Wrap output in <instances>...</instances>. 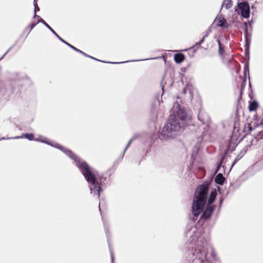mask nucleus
<instances>
[{
	"instance_id": "obj_1",
	"label": "nucleus",
	"mask_w": 263,
	"mask_h": 263,
	"mask_svg": "<svg viewBox=\"0 0 263 263\" xmlns=\"http://www.w3.org/2000/svg\"><path fill=\"white\" fill-rule=\"evenodd\" d=\"M186 124V113L184 109L179 108L176 113L170 116L168 122L163 127L159 138L161 140L175 138L177 132Z\"/></svg>"
},
{
	"instance_id": "obj_2",
	"label": "nucleus",
	"mask_w": 263,
	"mask_h": 263,
	"mask_svg": "<svg viewBox=\"0 0 263 263\" xmlns=\"http://www.w3.org/2000/svg\"><path fill=\"white\" fill-rule=\"evenodd\" d=\"M76 165L81 171L87 181L90 183V190L93 192L94 194L99 197L101 190L102 177L96 174L85 161H78L77 162Z\"/></svg>"
},
{
	"instance_id": "obj_3",
	"label": "nucleus",
	"mask_w": 263,
	"mask_h": 263,
	"mask_svg": "<svg viewBox=\"0 0 263 263\" xmlns=\"http://www.w3.org/2000/svg\"><path fill=\"white\" fill-rule=\"evenodd\" d=\"M208 191V185L202 184L197 187L192 205V213L194 216L197 217L202 211L206 203Z\"/></svg>"
},
{
	"instance_id": "obj_4",
	"label": "nucleus",
	"mask_w": 263,
	"mask_h": 263,
	"mask_svg": "<svg viewBox=\"0 0 263 263\" xmlns=\"http://www.w3.org/2000/svg\"><path fill=\"white\" fill-rule=\"evenodd\" d=\"M194 254L196 255V259H199L201 263L203 262L206 260L208 255V250L204 247H199L195 249Z\"/></svg>"
},
{
	"instance_id": "obj_5",
	"label": "nucleus",
	"mask_w": 263,
	"mask_h": 263,
	"mask_svg": "<svg viewBox=\"0 0 263 263\" xmlns=\"http://www.w3.org/2000/svg\"><path fill=\"white\" fill-rule=\"evenodd\" d=\"M240 10L241 15L245 18H248L250 16V6L247 2L239 3L238 5Z\"/></svg>"
},
{
	"instance_id": "obj_6",
	"label": "nucleus",
	"mask_w": 263,
	"mask_h": 263,
	"mask_svg": "<svg viewBox=\"0 0 263 263\" xmlns=\"http://www.w3.org/2000/svg\"><path fill=\"white\" fill-rule=\"evenodd\" d=\"M58 147L61 151H62L63 152H64L70 158L76 161L77 159L78 158L77 156L71 150L61 146H59Z\"/></svg>"
},
{
	"instance_id": "obj_7",
	"label": "nucleus",
	"mask_w": 263,
	"mask_h": 263,
	"mask_svg": "<svg viewBox=\"0 0 263 263\" xmlns=\"http://www.w3.org/2000/svg\"><path fill=\"white\" fill-rule=\"evenodd\" d=\"M217 25L223 28H228L229 27V24L222 15L219 16L217 18Z\"/></svg>"
},
{
	"instance_id": "obj_8",
	"label": "nucleus",
	"mask_w": 263,
	"mask_h": 263,
	"mask_svg": "<svg viewBox=\"0 0 263 263\" xmlns=\"http://www.w3.org/2000/svg\"><path fill=\"white\" fill-rule=\"evenodd\" d=\"M213 211V208L211 206H207L203 213L201 215V217L204 219L209 218Z\"/></svg>"
},
{
	"instance_id": "obj_9",
	"label": "nucleus",
	"mask_w": 263,
	"mask_h": 263,
	"mask_svg": "<svg viewBox=\"0 0 263 263\" xmlns=\"http://www.w3.org/2000/svg\"><path fill=\"white\" fill-rule=\"evenodd\" d=\"M226 179L223 177V175L221 173H219L215 178V182L219 185H223Z\"/></svg>"
},
{
	"instance_id": "obj_10",
	"label": "nucleus",
	"mask_w": 263,
	"mask_h": 263,
	"mask_svg": "<svg viewBox=\"0 0 263 263\" xmlns=\"http://www.w3.org/2000/svg\"><path fill=\"white\" fill-rule=\"evenodd\" d=\"M185 59L184 55L182 53H176L174 55V60L176 63H180Z\"/></svg>"
},
{
	"instance_id": "obj_11",
	"label": "nucleus",
	"mask_w": 263,
	"mask_h": 263,
	"mask_svg": "<svg viewBox=\"0 0 263 263\" xmlns=\"http://www.w3.org/2000/svg\"><path fill=\"white\" fill-rule=\"evenodd\" d=\"M217 195V192L216 190L214 189V190L212 191V192L210 193V195L209 197V198L208 199V203L209 204H211L215 200V198Z\"/></svg>"
},
{
	"instance_id": "obj_12",
	"label": "nucleus",
	"mask_w": 263,
	"mask_h": 263,
	"mask_svg": "<svg viewBox=\"0 0 263 263\" xmlns=\"http://www.w3.org/2000/svg\"><path fill=\"white\" fill-rule=\"evenodd\" d=\"M39 22H42L43 24H44L48 29H49L52 32H53L61 41L64 42V40H63L54 31V30L43 19H41Z\"/></svg>"
},
{
	"instance_id": "obj_13",
	"label": "nucleus",
	"mask_w": 263,
	"mask_h": 263,
	"mask_svg": "<svg viewBox=\"0 0 263 263\" xmlns=\"http://www.w3.org/2000/svg\"><path fill=\"white\" fill-rule=\"evenodd\" d=\"M203 112L200 111L198 114V118L203 124H205L209 120V117L206 116L205 117H203Z\"/></svg>"
},
{
	"instance_id": "obj_14",
	"label": "nucleus",
	"mask_w": 263,
	"mask_h": 263,
	"mask_svg": "<svg viewBox=\"0 0 263 263\" xmlns=\"http://www.w3.org/2000/svg\"><path fill=\"white\" fill-rule=\"evenodd\" d=\"M258 107V104L255 101L251 102L249 106V109L250 111L255 110Z\"/></svg>"
},
{
	"instance_id": "obj_15",
	"label": "nucleus",
	"mask_w": 263,
	"mask_h": 263,
	"mask_svg": "<svg viewBox=\"0 0 263 263\" xmlns=\"http://www.w3.org/2000/svg\"><path fill=\"white\" fill-rule=\"evenodd\" d=\"M217 42L218 44V53L222 57L224 53V49L223 45L221 43L220 40H218Z\"/></svg>"
},
{
	"instance_id": "obj_16",
	"label": "nucleus",
	"mask_w": 263,
	"mask_h": 263,
	"mask_svg": "<svg viewBox=\"0 0 263 263\" xmlns=\"http://www.w3.org/2000/svg\"><path fill=\"white\" fill-rule=\"evenodd\" d=\"M233 5L232 1L231 0H224L222 4V7L227 9L232 7Z\"/></svg>"
},
{
	"instance_id": "obj_17",
	"label": "nucleus",
	"mask_w": 263,
	"mask_h": 263,
	"mask_svg": "<svg viewBox=\"0 0 263 263\" xmlns=\"http://www.w3.org/2000/svg\"><path fill=\"white\" fill-rule=\"evenodd\" d=\"M34 136L33 134L27 133V134H23L21 137L25 138L26 139H28L29 140H32L34 139Z\"/></svg>"
},
{
	"instance_id": "obj_18",
	"label": "nucleus",
	"mask_w": 263,
	"mask_h": 263,
	"mask_svg": "<svg viewBox=\"0 0 263 263\" xmlns=\"http://www.w3.org/2000/svg\"><path fill=\"white\" fill-rule=\"evenodd\" d=\"M255 139L257 140H261L263 139V130L259 132L255 136Z\"/></svg>"
},
{
	"instance_id": "obj_19",
	"label": "nucleus",
	"mask_w": 263,
	"mask_h": 263,
	"mask_svg": "<svg viewBox=\"0 0 263 263\" xmlns=\"http://www.w3.org/2000/svg\"><path fill=\"white\" fill-rule=\"evenodd\" d=\"M208 36V33H206L202 38V39L198 43H196V45H200V44H201L204 41V40Z\"/></svg>"
},
{
	"instance_id": "obj_20",
	"label": "nucleus",
	"mask_w": 263,
	"mask_h": 263,
	"mask_svg": "<svg viewBox=\"0 0 263 263\" xmlns=\"http://www.w3.org/2000/svg\"><path fill=\"white\" fill-rule=\"evenodd\" d=\"M245 129L246 131H248L249 132H251L253 130V128L251 124H248V125L245 126Z\"/></svg>"
},
{
	"instance_id": "obj_21",
	"label": "nucleus",
	"mask_w": 263,
	"mask_h": 263,
	"mask_svg": "<svg viewBox=\"0 0 263 263\" xmlns=\"http://www.w3.org/2000/svg\"><path fill=\"white\" fill-rule=\"evenodd\" d=\"M37 23H32L29 25L27 28L26 29L28 30L29 32L35 26Z\"/></svg>"
},
{
	"instance_id": "obj_22",
	"label": "nucleus",
	"mask_w": 263,
	"mask_h": 263,
	"mask_svg": "<svg viewBox=\"0 0 263 263\" xmlns=\"http://www.w3.org/2000/svg\"><path fill=\"white\" fill-rule=\"evenodd\" d=\"M63 43H65L66 45H67L68 46H69L70 48H71L72 49H73L74 50H75L76 51H79V49H77V48H76L75 47H74L73 46L71 45V44L68 43L67 42H66V41H64V42H63Z\"/></svg>"
},
{
	"instance_id": "obj_23",
	"label": "nucleus",
	"mask_w": 263,
	"mask_h": 263,
	"mask_svg": "<svg viewBox=\"0 0 263 263\" xmlns=\"http://www.w3.org/2000/svg\"><path fill=\"white\" fill-rule=\"evenodd\" d=\"M83 55H84V56L86 57H88L89 58H91V59H92L93 60H98L97 59L90 56V55H89L88 54H87L86 53H83Z\"/></svg>"
},
{
	"instance_id": "obj_24",
	"label": "nucleus",
	"mask_w": 263,
	"mask_h": 263,
	"mask_svg": "<svg viewBox=\"0 0 263 263\" xmlns=\"http://www.w3.org/2000/svg\"><path fill=\"white\" fill-rule=\"evenodd\" d=\"M35 6V8H34V11H35V16H36V11H39L40 9L39 8V7L37 6V5L36 4V5L34 6Z\"/></svg>"
},
{
	"instance_id": "obj_25",
	"label": "nucleus",
	"mask_w": 263,
	"mask_h": 263,
	"mask_svg": "<svg viewBox=\"0 0 263 263\" xmlns=\"http://www.w3.org/2000/svg\"><path fill=\"white\" fill-rule=\"evenodd\" d=\"M131 142H132V140H129V141L128 142V143L126 146L125 150L130 146Z\"/></svg>"
},
{
	"instance_id": "obj_26",
	"label": "nucleus",
	"mask_w": 263,
	"mask_h": 263,
	"mask_svg": "<svg viewBox=\"0 0 263 263\" xmlns=\"http://www.w3.org/2000/svg\"><path fill=\"white\" fill-rule=\"evenodd\" d=\"M237 161H238V159H235L232 163V166H233L235 165V164L237 162Z\"/></svg>"
},
{
	"instance_id": "obj_27",
	"label": "nucleus",
	"mask_w": 263,
	"mask_h": 263,
	"mask_svg": "<svg viewBox=\"0 0 263 263\" xmlns=\"http://www.w3.org/2000/svg\"><path fill=\"white\" fill-rule=\"evenodd\" d=\"M77 52H80V53H81L82 54H83V53H84V52H83L82 51H81V50H79V51H78Z\"/></svg>"
},
{
	"instance_id": "obj_28",
	"label": "nucleus",
	"mask_w": 263,
	"mask_h": 263,
	"mask_svg": "<svg viewBox=\"0 0 263 263\" xmlns=\"http://www.w3.org/2000/svg\"><path fill=\"white\" fill-rule=\"evenodd\" d=\"M77 52H80V53H81L82 54H83V53H84V52H83L82 51H81V50H79V51H78Z\"/></svg>"
},
{
	"instance_id": "obj_29",
	"label": "nucleus",
	"mask_w": 263,
	"mask_h": 263,
	"mask_svg": "<svg viewBox=\"0 0 263 263\" xmlns=\"http://www.w3.org/2000/svg\"><path fill=\"white\" fill-rule=\"evenodd\" d=\"M37 4L36 0H34V5L35 6Z\"/></svg>"
}]
</instances>
